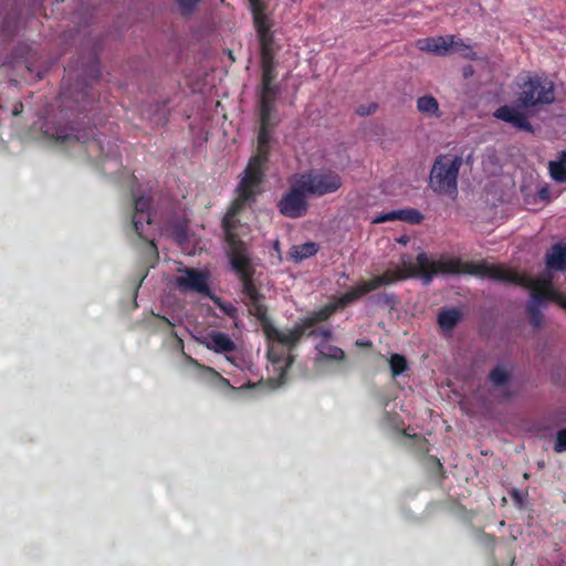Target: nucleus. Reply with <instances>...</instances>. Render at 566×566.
I'll use <instances>...</instances> for the list:
<instances>
[{
    "label": "nucleus",
    "instance_id": "obj_1",
    "mask_svg": "<svg viewBox=\"0 0 566 566\" xmlns=\"http://www.w3.org/2000/svg\"><path fill=\"white\" fill-rule=\"evenodd\" d=\"M402 268L387 270L380 275L366 281L370 292L384 285L394 284L398 281L409 277H420L426 284H429L438 274H490L493 275L494 269H490L483 264H474L463 262L460 258H440L433 260L427 253L421 252L417 255L416 263L402 262Z\"/></svg>",
    "mask_w": 566,
    "mask_h": 566
},
{
    "label": "nucleus",
    "instance_id": "obj_2",
    "mask_svg": "<svg viewBox=\"0 0 566 566\" xmlns=\"http://www.w3.org/2000/svg\"><path fill=\"white\" fill-rule=\"evenodd\" d=\"M474 264H483L495 270L493 275L475 274L476 276L489 277L499 282L531 289L532 302L527 306V312L530 314V323L534 328H538L542 325L543 314L539 306L543 305L545 301H553L566 310V295L554 287L551 279L534 280L504 265L490 264L486 261L474 262Z\"/></svg>",
    "mask_w": 566,
    "mask_h": 566
},
{
    "label": "nucleus",
    "instance_id": "obj_3",
    "mask_svg": "<svg viewBox=\"0 0 566 566\" xmlns=\"http://www.w3.org/2000/svg\"><path fill=\"white\" fill-rule=\"evenodd\" d=\"M249 313L260 322L268 342L277 343L284 346L294 347L306 333L305 317L296 323L291 329L281 331L275 327L268 315V307L264 304V295L247 301Z\"/></svg>",
    "mask_w": 566,
    "mask_h": 566
},
{
    "label": "nucleus",
    "instance_id": "obj_4",
    "mask_svg": "<svg viewBox=\"0 0 566 566\" xmlns=\"http://www.w3.org/2000/svg\"><path fill=\"white\" fill-rule=\"evenodd\" d=\"M45 134L61 146H69L73 143L83 144L86 147L87 154L92 157L103 159L109 156L104 149L102 139L96 137V132L93 127L78 129L74 126L57 124L53 127L52 132L48 128Z\"/></svg>",
    "mask_w": 566,
    "mask_h": 566
},
{
    "label": "nucleus",
    "instance_id": "obj_5",
    "mask_svg": "<svg viewBox=\"0 0 566 566\" xmlns=\"http://www.w3.org/2000/svg\"><path fill=\"white\" fill-rule=\"evenodd\" d=\"M461 165L460 156H438L429 177V187L433 192L454 198L458 195V176Z\"/></svg>",
    "mask_w": 566,
    "mask_h": 566
},
{
    "label": "nucleus",
    "instance_id": "obj_6",
    "mask_svg": "<svg viewBox=\"0 0 566 566\" xmlns=\"http://www.w3.org/2000/svg\"><path fill=\"white\" fill-rule=\"evenodd\" d=\"M310 197H324L338 191L343 187L342 176L331 168H311L295 175Z\"/></svg>",
    "mask_w": 566,
    "mask_h": 566
},
{
    "label": "nucleus",
    "instance_id": "obj_7",
    "mask_svg": "<svg viewBox=\"0 0 566 566\" xmlns=\"http://www.w3.org/2000/svg\"><path fill=\"white\" fill-rule=\"evenodd\" d=\"M260 189H250L245 186L242 187V185L240 184L237 186V198L228 208L227 213L222 219L224 240L228 245L237 244V242H243L235 232L240 223L237 217L245 206L251 205L255 201L256 196L260 193Z\"/></svg>",
    "mask_w": 566,
    "mask_h": 566
},
{
    "label": "nucleus",
    "instance_id": "obj_8",
    "mask_svg": "<svg viewBox=\"0 0 566 566\" xmlns=\"http://www.w3.org/2000/svg\"><path fill=\"white\" fill-rule=\"evenodd\" d=\"M517 106L528 108L551 104L555 99L553 82L542 76H531L521 86Z\"/></svg>",
    "mask_w": 566,
    "mask_h": 566
},
{
    "label": "nucleus",
    "instance_id": "obj_9",
    "mask_svg": "<svg viewBox=\"0 0 566 566\" xmlns=\"http://www.w3.org/2000/svg\"><path fill=\"white\" fill-rule=\"evenodd\" d=\"M417 48L421 51L434 53L440 56H446L451 52H459L463 57L469 60H474L476 56L470 45L465 44L461 39H455L454 35L419 39L417 41Z\"/></svg>",
    "mask_w": 566,
    "mask_h": 566
},
{
    "label": "nucleus",
    "instance_id": "obj_10",
    "mask_svg": "<svg viewBox=\"0 0 566 566\" xmlns=\"http://www.w3.org/2000/svg\"><path fill=\"white\" fill-rule=\"evenodd\" d=\"M369 292L370 291L366 284V281H361L349 291L340 295L335 303L326 304L323 307L307 314L305 316L306 329L312 326H316L318 323L326 322L337 310L347 306L348 304L357 301Z\"/></svg>",
    "mask_w": 566,
    "mask_h": 566
},
{
    "label": "nucleus",
    "instance_id": "obj_11",
    "mask_svg": "<svg viewBox=\"0 0 566 566\" xmlns=\"http://www.w3.org/2000/svg\"><path fill=\"white\" fill-rule=\"evenodd\" d=\"M290 190L282 196L277 203L279 211L282 216L297 219L307 213L308 210V193L301 187V181L294 175L291 180Z\"/></svg>",
    "mask_w": 566,
    "mask_h": 566
},
{
    "label": "nucleus",
    "instance_id": "obj_12",
    "mask_svg": "<svg viewBox=\"0 0 566 566\" xmlns=\"http://www.w3.org/2000/svg\"><path fill=\"white\" fill-rule=\"evenodd\" d=\"M270 144H259L256 146V153L249 159V163L243 171V176L240 180V185L245 186L250 189H260L264 177L265 169L270 157Z\"/></svg>",
    "mask_w": 566,
    "mask_h": 566
},
{
    "label": "nucleus",
    "instance_id": "obj_13",
    "mask_svg": "<svg viewBox=\"0 0 566 566\" xmlns=\"http://www.w3.org/2000/svg\"><path fill=\"white\" fill-rule=\"evenodd\" d=\"M228 256L233 272L238 279H245L248 276H254L255 269L252 264L249 250L244 242L228 245Z\"/></svg>",
    "mask_w": 566,
    "mask_h": 566
},
{
    "label": "nucleus",
    "instance_id": "obj_14",
    "mask_svg": "<svg viewBox=\"0 0 566 566\" xmlns=\"http://www.w3.org/2000/svg\"><path fill=\"white\" fill-rule=\"evenodd\" d=\"M184 275L176 279L177 286L181 291L197 292L203 295H209L210 287L208 285V275L200 270L192 268H185L180 270Z\"/></svg>",
    "mask_w": 566,
    "mask_h": 566
},
{
    "label": "nucleus",
    "instance_id": "obj_15",
    "mask_svg": "<svg viewBox=\"0 0 566 566\" xmlns=\"http://www.w3.org/2000/svg\"><path fill=\"white\" fill-rule=\"evenodd\" d=\"M521 108L517 105H503L494 112V117L511 124L516 129L533 133V126L527 115Z\"/></svg>",
    "mask_w": 566,
    "mask_h": 566
},
{
    "label": "nucleus",
    "instance_id": "obj_16",
    "mask_svg": "<svg viewBox=\"0 0 566 566\" xmlns=\"http://www.w3.org/2000/svg\"><path fill=\"white\" fill-rule=\"evenodd\" d=\"M151 203L153 198L150 196L142 195L134 198V216L132 223L137 235H143L142 218L146 217L147 224L153 223Z\"/></svg>",
    "mask_w": 566,
    "mask_h": 566
},
{
    "label": "nucleus",
    "instance_id": "obj_17",
    "mask_svg": "<svg viewBox=\"0 0 566 566\" xmlns=\"http://www.w3.org/2000/svg\"><path fill=\"white\" fill-rule=\"evenodd\" d=\"M395 220L405 221L410 224H419L423 220V214L413 208L392 210L376 217L374 223H382Z\"/></svg>",
    "mask_w": 566,
    "mask_h": 566
},
{
    "label": "nucleus",
    "instance_id": "obj_18",
    "mask_svg": "<svg viewBox=\"0 0 566 566\" xmlns=\"http://www.w3.org/2000/svg\"><path fill=\"white\" fill-rule=\"evenodd\" d=\"M279 87H261L259 98V117L264 122L272 119L275 111L276 96Z\"/></svg>",
    "mask_w": 566,
    "mask_h": 566
},
{
    "label": "nucleus",
    "instance_id": "obj_19",
    "mask_svg": "<svg viewBox=\"0 0 566 566\" xmlns=\"http://www.w3.org/2000/svg\"><path fill=\"white\" fill-rule=\"evenodd\" d=\"M206 346L217 354L231 353L237 348L229 335L222 332H212L206 339Z\"/></svg>",
    "mask_w": 566,
    "mask_h": 566
},
{
    "label": "nucleus",
    "instance_id": "obj_20",
    "mask_svg": "<svg viewBox=\"0 0 566 566\" xmlns=\"http://www.w3.org/2000/svg\"><path fill=\"white\" fill-rule=\"evenodd\" d=\"M546 266L548 270L565 271L566 270V242L556 243L546 253Z\"/></svg>",
    "mask_w": 566,
    "mask_h": 566
},
{
    "label": "nucleus",
    "instance_id": "obj_21",
    "mask_svg": "<svg viewBox=\"0 0 566 566\" xmlns=\"http://www.w3.org/2000/svg\"><path fill=\"white\" fill-rule=\"evenodd\" d=\"M549 175L553 180L559 184L566 182V151L563 150L558 154L556 160L548 164Z\"/></svg>",
    "mask_w": 566,
    "mask_h": 566
},
{
    "label": "nucleus",
    "instance_id": "obj_22",
    "mask_svg": "<svg viewBox=\"0 0 566 566\" xmlns=\"http://www.w3.org/2000/svg\"><path fill=\"white\" fill-rule=\"evenodd\" d=\"M142 221H143V235H138V237L146 241L145 264L148 268H154L159 259L158 249H157V245L154 242V240L149 239L147 233L145 232V226H148L146 217L142 218Z\"/></svg>",
    "mask_w": 566,
    "mask_h": 566
},
{
    "label": "nucleus",
    "instance_id": "obj_23",
    "mask_svg": "<svg viewBox=\"0 0 566 566\" xmlns=\"http://www.w3.org/2000/svg\"><path fill=\"white\" fill-rule=\"evenodd\" d=\"M417 109L424 116L440 117L439 103L436 97L431 95L421 96L417 99Z\"/></svg>",
    "mask_w": 566,
    "mask_h": 566
},
{
    "label": "nucleus",
    "instance_id": "obj_24",
    "mask_svg": "<svg viewBox=\"0 0 566 566\" xmlns=\"http://www.w3.org/2000/svg\"><path fill=\"white\" fill-rule=\"evenodd\" d=\"M261 87H279L274 84L276 77L275 72V60L274 59H261Z\"/></svg>",
    "mask_w": 566,
    "mask_h": 566
},
{
    "label": "nucleus",
    "instance_id": "obj_25",
    "mask_svg": "<svg viewBox=\"0 0 566 566\" xmlns=\"http://www.w3.org/2000/svg\"><path fill=\"white\" fill-rule=\"evenodd\" d=\"M461 319V313L457 308L443 310L438 315V324L444 331H452Z\"/></svg>",
    "mask_w": 566,
    "mask_h": 566
},
{
    "label": "nucleus",
    "instance_id": "obj_26",
    "mask_svg": "<svg viewBox=\"0 0 566 566\" xmlns=\"http://www.w3.org/2000/svg\"><path fill=\"white\" fill-rule=\"evenodd\" d=\"M319 356L325 360L340 361L345 359V352L333 345H317Z\"/></svg>",
    "mask_w": 566,
    "mask_h": 566
},
{
    "label": "nucleus",
    "instance_id": "obj_27",
    "mask_svg": "<svg viewBox=\"0 0 566 566\" xmlns=\"http://www.w3.org/2000/svg\"><path fill=\"white\" fill-rule=\"evenodd\" d=\"M318 251V245L314 242H306L300 245L293 247L292 256L295 261H302L304 259L315 255Z\"/></svg>",
    "mask_w": 566,
    "mask_h": 566
},
{
    "label": "nucleus",
    "instance_id": "obj_28",
    "mask_svg": "<svg viewBox=\"0 0 566 566\" xmlns=\"http://www.w3.org/2000/svg\"><path fill=\"white\" fill-rule=\"evenodd\" d=\"M511 371L502 365L495 366L489 374V380L494 387H501L509 382Z\"/></svg>",
    "mask_w": 566,
    "mask_h": 566
},
{
    "label": "nucleus",
    "instance_id": "obj_29",
    "mask_svg": "<svg viewBox=\"0 0 566 566\" xmlns=\"http://www.w3.org/2000/svg\"><path fill=\"white\" fill-rule=\"evenodd\" d=\"M476 541L479 545L493 558L497 543V537L483 531H478Z\"/></svg>",
    "mask_w": 566,
    "mask_h": 566
},
{
    "label": "nucleus",
    "instance_id": "obj_30",
    "mask_svg": "<svg viewBox=\"0 0 566 566\" xmlns=\"http://www.w3.org/2000/svg\"><path fill=\"white\" fill-rule=\"evenodd\" d=\"M277 125L276 120H266L260 119V128L258 132V143L259 144H270L272 142V132L274 127Z\"/></svg>",
    "mask_w": 566,
    "mask_h": 566
},
{
    "label": "nucleus",
    "instance_id": "obj_31",
    "mask_svg": "<svg viewBox=\"0 0 566 566\" xmlns=\"http://www.w3.org/2000/svg\"><path fill=\"white\" fill-rule=\"evenodd\" d=\"M392 377L402 375L408 369V361L401 354H392L389 359Z\"/></svg>",
    "mask_w": 566,
    "mask_h": 566
},
{
    "label": "nucleus",
    "instance_id": "obj_32",
    "mask_svg": "<svg viewBox=\"0 0 566 566\" xmlns=\"http://www.w3.org/2000/svg\"><path fill=\"white\" fill-rule=\"evenodd\" d=\"M260 49H261V59H275V49H274V36L272 33L265 35L264 38H259Z\"/></svg>",
    "mask_w": 566,
    "mask_h": 566
},
{
    "label": "nucleus",
    "instance_id": "obj_33",
    "mask_svg": "<svg viewBox=\"0 0 566 566\" xmlns=\"http://www.w3.org/2000/svg\"><path fill=\"white\" fill-rule=\"evenodd\" d=\"M240 282L242 285V293L245 295L247 301H250V300L255 301V298L263 296L259 292L254 281H253V276H248L245 279H241Z\"/></svg>",
    "mask_w": 566,
    "mask_h": 566
},
{
    "label": "nucleus",
    "instance_id": "obj_34",
    "mask_svg": "<svg viewBox=\"0 0 566 566\" xmlns=\"http://www.w3.org/2000/svg\"><path fill=\"white\" fill-rule=\"evenodd\" d=\"M253 19H254V27H255L259 38H264L265 35L272 33L271 27L268 22L266 17L264 15V12L259 13V14H253Z\"/></svg>",
    "mask_w": 566,
    "mask_h": 566
},
{
    "label": "nucleus",
    "instance_id": "obj_35",
    "mask_svg": "<svg viewBox=\"0 0 566 566\" xmlns=\"http://www.w3.org/2000/svg\"><path fill=\"white\" fill-rule=\"evenodd\" d=\"M314 327L315 326L307 328L306 333L303 336L306 335L307 337H321L324 340H327L332 337V331L329 328H327V327L314 328Z\"/></svg>",
    "mask_w": 566,
    "mask_h": 566
},
{
    "label": "nucleus",
    "instance_id": "obj_36",
    "mask_svg": "<svg viewBox=\"0 0 566 566\" xmlns=\"http://www.w3.org/2000/svg\"><path fill=\"white\" fill-rule=\"evenodd\" d=\"M176 1L180 8L181 13L185 15H190L195 12L198 3L201 0H176Z\"/></svg>",
    "mask_w": 566,
    "mask_h": 566
},
{
    "label": "nucleus",
    "instance_id": "obj_37",
    "mask_svg": "<svg viewBox=\"0 0 566 566\" xmlns=\"http://www.w3.org/2000/svg\"><path fill=\"white\" fill-rule=\"evenodd\" d=\"M554 451L556 453L566 452V429H562L556 433V440L554 444Z\"/></svg>",
    "mask_w": 566,
    "mask_h": 566
},
{
    "label": "nucleus",
    "instance_id": "obj_38",
    "mask_svg": "<svg viewBox=\"0 0 566 566\" xmlns=\"http://www.w3.org/2000/svg\"><path fill=\"white\" fill-rule=\"evenodd\" d=\"M378 105L376 103H370L367 105H359L356 109V113L360 116H367L376 112Z\"/></svg>",
    "mask_w": 566,
    "mask_h": 566
},
{
    "label": "nucleus",
    "instance_id": "obj_39",
    "mask_svg": "<svg viewBox=\"0 0 566 566\" xmlns=\"http://www.w3.org/2000/svg\"><path fill=\"white\" fill-rule=\"evenodd\" d=\"M510 496L511 499L513 500V502L515 503V505L520 509L523 507V504H524V495L522 494L521 491H518L517 489H513L511 492H510Z\"/></svg>",
    "mask_w": 566,
    "mask_h": 566
},
{
    "label": "nucleus",
    "instance_id": "obj_40",
    "mask_svg": "<svg viewBox=\"0 0 566 566\" xmlns=\"http://www.w3.org/2000/svg\"><path fill=\"white\" fill-rule=\"evenodd\" d=\"M250 8L253 14L263 13L265 6L262 0H249Z\"/></svg>",
    "mask_w": 566,
    "mask_h": 566
},
{
    "label": "nucleus",
    "instance_id": "obj_41",
    "mask_svg": "<svg viewBox=\"0 0 566 566\" xmlns=\"http://www.w3.org/2000/svg\"><path fill=\"white\" fill-rule=\"evenodd\" d=\"M175 234H176V238L180 241H184L187 238L186 229L181 226L176 227Z\"/></svg>",
    "mask_w": 566,
    "mask_h": 566
},
{
    "label": "nucleus",
    "instance_id": "obj_42",
    "mask_svg": "<svg viewBox=\"0 0 566 566\" xmlns=\"http://www.w3.org/2000/svg\"><path fill=\"white\" fill-rule=\"evenodd\" d=\"M538 197L543 200L545 199H548L549 198V189L544 187L542 188L539 191H538Z\"/></svg>",
    "mask_w": 566,
    "mask_h": 566
},
{
    "label": "nucleus",
    "instance_id": "obj_43",
    "mask_svg": "<svg viewBox=\"0 0 566 566\" xmlns=\"http://www.w3.org/2000/svg\"><path fill=\"white\" fill-rule=\"evenodd\" d=\"M92 72L94 73V74H92V77H93L94 80H97V78L101 76V71H99V69H98V62H96V63L94 64V67H93V71H92Z\"/></svg>",
    "mask_w": 566,
    "mask_h": 566
},
{
    "label": "nucleus",
    "instance_id": "obj_44",
    "mask_svg": "<svg viewBox=\"0 0 566 566\" xmlns=\"http://www.w3.org/2000/svg\"><path fill=\"white\" fill-rule=\"evenodd\" d=\"M356 345H357V346H367V347H369V346H371V343H370V342H368V340L358 339V340L356 342Z\"/></svg>",
    "mask_w": 566,
    "mask_h": 566
},
{
    "label": "nucleus",
    "instance_id": "obj_45",
    "mask_svg": "<svg viewBox=\"0 0 566 566\" xmlns=\"http://www.w3.org/2000/svg\"><path fill=\"white\" fill-rule=\"evenodd\" d=\"M226 313L230 316L237 311L234 306L230 305L229 308H224Z\"/></svg>",
    "mask_w": 566,
    "mask_h": 566
},
{
    "label": "nucleus",
    "instance_id": "obj_46",
    "mask_svg": "<svg viewBox=\"0 0 566 566\" xmlns=\"http://www.w3.org/2000/svg\"><path fill=\"white\" fill-rule=\"evenodd\" d=\"M503 397H504V399H511L513 397V392L510 390H505L503 392Z\"/></svg>",
    "mask_w": 566,
    "mask_h": 566
},
{
    "label": "nucleus",
    "instance_id": "obj_47",
    "mask_svg": "<svg viewBox=\"0 0 566 566\" xmlns=\"http://www.w3.org/2000/svg\"><path fill=\"white\" fill-rule=\"evenodd\" d=\"M398 242L405 244V243L408 242V238L407 237H402V238L398 239Z\"/></svg>",
    "mask_w": 566,
    "mask_h": 566
},
{
    "label": "nucleus",
    "instance_id": "obj_48",
    "mask_svg": "<svg viewBox=\"0 0 566 566\" xmlns=\"http://www.w3.org/2000/svg\"><path fill=\"white\" fill-rule=\"evenodd\" d=\"M67 94H69V90H64V91L61 92L62 96H66Z\"/></svg>",
    "mask_w": 566,
    "mask_h": 566
},
{
    "label": "nucleus",
    "instance_id": "obj_49",
    "mask_svg": "<svg viewBox=\"0 0 566 566\" xmlns=\"http://www.w3.org/2000/svg\"><path fill=\"white\" fill-rule=\"evenodd\" d=\"M189 360H190L191 363L197 364V361H196L193 358H191V357H189Z\"/></svg>",
    "mask_w": 566,
    "mask_h": 566
}]
</instances>
